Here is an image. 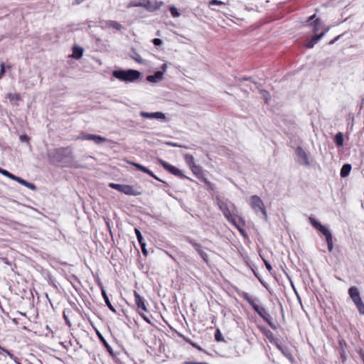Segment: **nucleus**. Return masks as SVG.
Masks as SVG:
<instances>
[{
  "instance_id": "nucleus-1",
  "label": "nucleus",
  "mask_w": 364,
  "mask_h": 364,
  "mask_svg": "<svg viewBox=\"0 0 364 364\" xmlns=\"http://www.w3.org/2000/svg\"><path fill=\"white\" fill-rule=\"evenodd\" d=\"M112 75L116 79L125 82H134L141 77V73L133 69H117L112 71Z\"/></svg>"
},
{
  "instance_id": "nucleus-2",
  "label": "nucleus",
  "mask_w": 364,
  "mask_h": 364,
  "mask_svg": "<svg viewBox=\"0 0 364 364\" xmlns=\"http://www.w3.org/2000/svg\"><path fill=\"white\" fill-rule=\"evenodd\" d=\"M218 205L223 212L225 218L232 225H236L235 219L233 216L236 208L235 205L228 200L217 198Z\"/></svg>"
},
{
  "instance_id": "nucleus-3",
  "label": "nucleus",
  "mask_w": 364,
  "mask_h": 364,
  "mask_svg": "<svg viewBox=\"0 0 364 364\" xmlns=\"http://www.w3.org/2000/svg\"><path fill=\"white\" fill-rule=\"evenodd\" d=\"M48 154L53 161L60 163L68 162L72 158V151L69 147L56 148L50 150Z\"/></svg>"
},
{
  "instance_id": "nucleus-4",
  "label": "nucleus",
  "mask_w": 364,
  "mask_h": 364,
  "mask_svg": "<svg viewBox=\"0 0 364 364\" xmlns=\"http://www.w3.org/2000/svg\"><path fill=\"white\" fill-rule=\"evenodd\" d=\"M309 220L311 225L316 230H319L326 237L328 250L329 252H331L333 247V244L332 235L330 230L313 217H309Z\"/></svg>"
},
{
  "instance_id": "nucleus-5",
  "label": "nucleus",
  "mask_w": 364,
  "mask_h": 364,
  "mask_svg": "<svg viewBox=\"0 0 364 364\" xmlns=\"http://www.w3.org/2000/svg\"><path fill=\"white\" fill-rule=\"evenodd\" d=\"M250 205L252 208V210L258 214L260 213L262 214V217L264 220H267V213L266 208L264 207V203L262 199L256 196H252L250 198Z\"/></svg>"
},
{
  "instance_id": "nucleus-6",
  "label": "nucleus",
  "mask_w": 364,
  "mask_h": 364,
  "mask_svg": "<svg viewBox=\"0 0 364 364\" xmlns=\"http://www.w3.org/2000/svg\"><path fill=\"white\" fill-rule=\"evenodd\" d=\"M184 240L191 244L195 248L196 252L205 262H208V255L205 252L203 251V247L200 243L197 242L195 240L188 236H185Z\"/></svg>"
},
{
  "instance_id": "nucleus-7",
  "label": "nucleus",
  "mask_w": 364,
  "mask_h": 364,
  "mask_svg": "<svg viewBox=\"0 0 364 364\" xmlns=\"http://www.w3.org/2000/svg\"><path fill=\"white\" fill-rule=\"evenodd\" d=\"M316 14H314L308 18V26L311 27L314 35L318 34L317 33L324 27L323 22L318 18H316Z\"/></svg>"
},
{
  "instance_id": "nucleus-8",
  "label": "nucleus",
  "mask_w": 364,
  "mask_h": 364,
  "mask_svg": "<svg viewBox=\"0 0 364 364\" xmlns=\"http://www.w3.org/2000/svg\"><path fill=\"white\" fill-rule=\"evenodd\" d=\"M140 7H143L144 9L149 12H155L159 10L161 6L164 4L163 1H154L151 2L150 0H139Z\"/></svg>"
},
{
  "instance_id": "nucleus-9",
  "label": "nucleus",
  "mask_w": 364,
  "mask_h": 364,
  "mask_svg": "<svg viewBox=\"0 0 364 364\" xmlns=\"http://www.w3.org/2000/svg\"><path fill=\"white\" fill-rule=\"evenodd\" d=\"M160 164L164 167L165 170L168 171L169 173H172L174 176H176L181 178H186L187 177L182 173V171L178 169V168L172 166L171 164H168V162L160 159L159 160Z\"/></svg>"
},
{
  "instance_id": "nucleus-10",
  "label": "nucleus",
  "mask_w": 364,
  "mask_h": 364,
  "mask_svg": "<svg viewBox=\"0 0 364 364\" xmlns=\"http://www.w3.org/2000/svg\"><path fill=\"white\" fill-rule=\"evenodd\" d=\"M295 154L296 156V161L300 165H304L306 166L310 165L307 154L301 146H299L296 147Z\"/></svg>"
},
{
  "instance_id": "nucleus-11",
  "label": "nucleus",
  "mask_w": 364,
  "mask_h": 364,
  "mask_svg": "<svg viewBox=\"0 0 364 364\" xmlns=\"http://www.w3.org/2000/svg\"><path fill=\"white\" fill-rule=\"evenodd\" d=\"M338 351L340 354V359L342 363H345L347 360V347L348 345L346 341L341 336L338 337Z\"/></svg>"
},
{
  "instance_id": "nucleus-12",
  "label": "nucleus",
  "mask_w": 364,
  "mask_h": 364,
  "mask_svg": "<svg viewBox=\"0 0 364 364\" xmlns=\"http://www.w3.org/2000/svg\"><path fill=\"white\" fill-rule=\"evenodd\" d=\"M122 193L127 196H138L141 194L139 188H136L132 186L123 184Z\"/></svg>"
},
{
  "instance_id": "nucleus-13",
  "label": "nucleus",
  "mask_w": 364,
  "mask_h": 364,
  "mask_svg": "<svg viewBox=\"0 0 364 364\" xmlns=\"http://www.w3.org/2000/svg\"><path fill=\"white\" fill-rule=\"evenodd\" d=\"M135 304L139 311L146 312L147 308L145 304L146 300L141 296L136 291H134Z\"/></svg>"
},
{
  "instance_id": "nucleus-14",
  "label": "nucleus",
  "mask_w": 364,
  "mask_h": 364,
  "mask_svg": "<svg viewBox=\"0 0 364 364\" xmlns=\"http://www.w3.org/2000/svg\"><path fill=\"white\" fill-rule=\"evenodd\" d=\"M140 115L142 117L146 119H165L166 115L161 112H141Z\"/></svg>"
},
{
  "instance_id": "nucleus-15",
  "label": "nucleus",
  "mask_w": 364,
  "mask_h": 364,
  "mask_svg": "<svg viewBox=\"0 0 364 364\" xmlns=\"http://www.w3.org/2000/svg\"><path fill=\"white\" fill-rule=\"evenodd\" d=\"M348 294L354 304H357L362 301L360 292L355 287H351L348 289Z\"/></svg>"
},
{
  "instance_id": "nucleus-16",
  "label": "nucleus",
  "mask_w": 364,
  "mask_h": 364,
  "mask_svg": "<svg viewBox=\"0 0 364 364\" xmlns=\"http://www.w3.org/2000/svg\"><path fill=\"white\" fill-rule=\"evenodd\" d=\"M164 78L163 71H156L154 75L146 76V80L149 82L156 83Z\"/></svg>"
},
{
  "instance_id": "nucleus-17",
  "label": "nucleus",
  "mask_w": 364,
  "mask_h": 364,
  "mask_svg": "<svg viewBox=\"0 0 364 364\" xmlns=\"http://www.w3.org/2000/svg\"><path fill=\"white\" fill-rule=\"evenodd\" d=\"M260 317L262 318L263 320L266 319L267 317H269V314L265 308L259 306V305L253 306L252 308Z\"/></svg>"
},
{
  "instance_id": "nucleus-18",
  "label": "nucleus",
  "mask_w": 364,
  "mask_h": 364,
  "mask_svg": "<svg viewBox=\"0 0 364 364\" xmlns=\"http://www.w3.org/2000/svg\"><path fill=\"white\" fill-rule=\"evenodd\" d=\"M322 38V35H313L311 39L306 43V48H312L314 45Z\"/></svg>"
},
{
  "instance_id": "nucleus-19",
  "label": "nucleus",
  "mask_w": 364,
  "mask_h": 364,
  "mask_svg": "<svg viewBox=\"0 0 364 364\" xmlns=\"http://www.w3.org/2000/svg\"><path fill=\"white\" fill-rule=\"evenodd\" d=\"M322 38V35H313L311 39L306 43V48H312L314 45Z\"/></svg>"
},
{
  "instance_id": "nucleus-20",
  "label": "nucleus",
  "mask_w": 364,
  "mask_h": 364,
  "mask_svg": "<svg viewBox=\"0 0 364 364\" xmlns=\"http://www.w3.org/2000/svg\"><path fill=\"white\" fill-rule=\"evenodd\" d=\"M352 166L350 164H345L341 169L340 176L341 178L347 177L351 171Z\"/></svg>"
},
{
  "instance_id": "nucleus-21",
  "label": "nucleus",
  "mask_w": 364,
  "mask_h": 364,
  "mask_svg": "<svg viewBox=\"0 0 364 364\" xmlns=\"http://www.w3.org/2000/svg\"><path fill=\"white\" fill-rule=\"evenodd\" d=\"M184 160L186 164L189 166L191 170H193V168L196 167V164H195L194 157L188 154H184Z\"/></svg>"
},
{
  "instance_id": "nucleus-22",
  "label": "nucleus",
  "mask_w": 364,
  "mask_h": 364,
  "mask_svg": "<svg viewBox=\"0 0 364 364\" xmlns=\"http://www.w3.org/2000/svg\"><path fill=\"white\" fill-rule=\"evenodd\" d=\"M130 164H132L133 166H134L137 170L141 171L144 173H146L151 176H153V172L151 171H150L149 168H147L146 167H145L138 163H135V162H131Z\"/></svg>"
},
{
  "instance_id": "nucleus-23",
  "label": "nucleus",
  "mask_w": 364,
  "mask_h": 364,
  "mask_svg": "<svg viewBox=\"0 0 364 364\" xmlns=\"http://www.w3.org/2000/svg\"><path fill=\"white\" fill-rule=\"evenodd\" d=\"M102 296H103V299L105 301V304L107 306V307L114 313H116V309H114V307L112 305L109 299V297L107 294V292L105 291V289H102Z\"/></svg>"
},
{
  "instance_id": "nucleus-24",
  "label": "nucleus",
  "mask_w": 364,
  "mask_h": 364,
  "mask_svg": "<svg viewBox=\"0 0 364 364\" xmlns=\"http://www.w3.org/2000/svg\"><path fill=\"white\" fill-rule=\"evenodd\" d=\"M92 141L96 144H102L103 143L109 142V140L100 135L92 134Z\"/></svg>"
},
{
  "instance_id": "nucleus-25",
  "label": "nucleus",
  "mask_w": 364,
  "mask_h": 364,
  "mask_svg": "<svg viewBox=\"0 0 364 364\" xmlns=\"http://www.w3.org/2000/svg\"><path fill=\"white\" fill-rule=\"evenodd\" d=\"M83 49L78 46H74L73 48L72 57L76 59L80 58L82 55Z\"/></svg>"
},
{
  "instance_id": "nucleus-26",
  "label": "nucleus",
  "mask_w": 364,
  "mask_h": 364,
  "mask_svg": "<svg viewBox=\"0 0 364 364\" xmlns=\"http://www.w3.org/2000/svg\"><path fill=\"white\" fill-rule=\"evenodd\" d=\"M334 142L337 146H342L343 145V135L341 132H338L335 135Z\"/></svg>"
},
{
  "instance_id": "nucleus-27",
  "label": "nucleus",
  "mask_w": 364,
  "mask_h": 364,
  "mask_svg": "<svg viewBox=\"0 0 364 364\" xmlns=\"http://www.w3.org/2000/svg\"><path fill=\"white\" fill-rule=\"evenodd\" d=\"M72 314V311L70 309H65L63 311V318L68 326H71L70 321V315Z\"/></svg>"
},
{
  "instance_id": "nucleus-28",
  "label": "nucleus",
  "mask_w": 364,
  "mask_h": 364,
  "mask_svg": "<svg viewBox=\"0 0 364 364\" xmlns=\"http://www.w3.org/2000/svg\"><path fill=\"white\" fill-rule=\"evenodd\" d=\"M242 298L246 300L249 304L253 308V306H256L257 304L255 300L252 299L247 292H243L242 294Z\"/></svg>"
},
{
  "instance_id": "nucleus-29",
  "label": "nucleus",
  "mask_w": 364,
  "mask_h": 364,
  "mask_svg": "<svg viewBox=\"0 0 364 364\" xmlns=\"http://www.w3.org/2000/svg\"><path fill=\"white\" fill-rule=\"evenodd\" d=\"M107 25L117 31H121L122 29V26L119 23L114 21H109L107 23Z\"/></svg>"
},
{
  "instance_id": "nucleus-30",
  "label": "nucleus",
  "mask_w": 364,
  "mask_h": 364,
  "mask_svg": "<svg viewBox=\"0 0 364 364\" xmlns=\"http://www.w3.org/2000/svg\"><path fill=\"white\" fill-rule=\"evenodd\" d=\"M7 97L11 101H19L21 100V95L18 93H9L7 95Z\"/></svg>"
},
{
  "instance_id": "nucleus-31",
  "label": "nucleus",
  "mask_w": 364,
  "mask_h": 364,
  "mask_svg": "<svg viewBox=\"0 0 364 364\" xmlns=\"http://www.w3.org/2000/svg\"><path fill=\"white\" fill-rule=\"evenodd\" d=\"M169 11L173 17L177 18L180 16V13L178 12L177 8L175 6H170Z\"/></svg>"
},
{
  "instance_id": "nucleus-32",
  "label": "nucleus",
  "mask_w": 364,
  "mask_h": 364,
  "mask_svg": "<svg viewBox=\"0 0 364 364\" xmlns=\"http://www.w3.org/2000/svg\"><path fill=\"white\" fill-rule=\"evenodd\" d=\"M134 231H135V234H136V238H137V240H138L139 243L141 244L143 242H145L144 241V239H143L142 235L141 233V231L138 228H135Z\"/></svg>"
},
{
  "instance_id": "nucleus-33",
  "label": "nucleus",
  "mask_w": 364,
  "mask_h": 364,
  "mask_svg": "<svg viewBox=\"0 0 364 364\" xmlns=\"http://www.w3.org/2000/svg\"><path fill=\"white\" fill-rule=\"evenodd\" d=\"M122 186H123V184H118V183H110L109 184V187H110L114 190H117L121 193L122 191Z\"/></svg>"
},
{
  "instance_id": "nucleus-34",
  "label": "nucleus",
  "mask_w": 364,
  "mask_h": 364,
  "mask_svg": "<svg viewBox=\"0 0 364 364\" xmlns=\"http://www.w3.org/2000/svg\"><path fill=\"white\" fill-rule=\"evenodd\" d=\"M215 339L218 342H221V341H225L223 337V336H222V333H221L220 331L218 328L215 331Z\"/></svg>"
},
{
  "instance_id": "nucleus-35",
  "label": "nucleus",
  "mask_w": 364,
  "mask_h": 364,
  "mask_svg": "<svg viewBox=\"0 0 364 364\" xmlns=\"http://www.w3.org/2000/svg\"><path fill=\"white\" fill-rule=\"evenodd\" d=\"M0 354H1V351L6 353L11 359L16 360V358L14 356V354H12L11 352H9L8 350L2 348L0 346Z\"/></svg>"
},
{
  "instance_id": "nucleus-36",
  "label": "nucleus",
  "mask_w": 364,
  "mask_h": 364,
  "mask_svg": "<svg viewBox=\"0 0 364 364\" xmlns=\"http://www.w3.org/2000/svg\"><path fill=\"white\" fill-rule=\"evenodd\" d=\"M272 329L275 330L277 329V326L275 323H274L272 321V318L269 316V317H267L266 319L264 320Z\"/></svg>"
},
{
  "instance_id": "nucleus-37",
  "label": "nucleus",
  "mask_w": 364,
  "mask_h": 364,
  "mask_svg": "<svg viewBox=\"0 0 364 364\" xmlns=\"http://www.w3.org/2000/svg\"><path fill=\"white\" fill-rule=\"evenodd\" d=\"M355 305L356 306L360 314H364V304L363 301H361L360 302L355 304Z\"/></svg>"
},
{
  "instance_id": "nucleus-38",
  "label": "nucleus",
  "mask_w": 364,
  "mask_h": 364,
  "mask_svg": "<svg viewBox=\"0 0 364 364\" xmlns=\"http://www.w3.org/2000/svg\"><path fill=\"white\" fill-rule=\"evenodd\" d=\"M95 328V331L99 338V339L100 340V341L102 343V344H107V341L105 340V338L103 337V336L101 334V333L96 328Z\"/></svg>"
},
{
  "instance_id": "nucleus-39",
  "label": "nucleus",
  "mask_w": 364,
  "mask_h": 364,
  "mask_svg": "<svg viewBox=\"0 0 364 364\" xmlns=\"http://www.w3.org/2000/svg\"><path fill=\"white\" fill-rule=\"evenodd\" d=\"M6 73V65L4 63H1L0 64V80L4 77Z\"/></svg>"
},
{
  "instance_id": "nucleus-40",
  "label": "nucleus",
  "mask_w": 364,
  "mask_h": 364,
  "mask_svg": "<svg viewBox=\"0 0 364 364\" xmlns=\"http://www.w3.org/2000/svg\"><path fill=\"white\" fill-rule=\"evenodd\" d=\"M205 184L207 186V188L210 191H213L214 190V185L210 182L209 181L208 179L206 178H204L203 180Z\"/></svg>"
},
{
  "instance_id": "nucleus-41",
  "label": "nucleus",
  "mask_w": 364,
  "mask_h": 364,
  "mask_svg": "<svg viewBox=\"0 0 364 364\" xmlns=\"http://www.w3.org/2000/svg\"><path fill=\"white\" fill-rule=\"evenodd\" d=\"M210 6H214V5H225V4L223 1H219V0H211L209 2Z\"/></svg>"
},
{
  "instance_id": "nucleus-42",
  "label": "nucleus",
  "mask_w": 364,
  "mask_h": 364,
  "mask_svg": "<svg viewBox=\"0 0 364 364\" xmlns=\"http://www.w3.org/2000/svg\"><path fill=\"white\" fill-rule=\"evenodd\" d=\"M128 8L129 7H140L139 5V1H132L127 6Z\"/></svg>"
},
{
  "instance_id": "nucleus-43",
  "label": "nucleus",
  "mask_w": 364,
  "mask_h": 364,
  "mask_svg": "<svg viewBox=\"0 0 364 364\" xmlns=\"http://www.w3.org/2000/svg\"><path fill=\"white\" fill-rule=\"evenodd\" d=\"M139 245H140V246H141V252H142L143 255H144V256H147V255H148V251H147V250H146V243H145V242H143V243L139 244Z\"/></svg>"
},
{
  "instance_id": "nucleus-44",
  "label": "nucleus",
  "mask_w": 364,
  "mask_h": 364,
  "mask_svg": "<svg viewBox=\"0 0 364 364\" xmlns=\"http://www.w3.org/2000/svg\"><path fill=\"white\" fill-rule=\"evenodd\" d=\"M330 28L328 26H326L324 24V27H322L321 30V32L318 35H322V38L326 35V33L329 31Z\"/></svg>"
},
{
  "instance_id": "nucleus-45",
  "label": "nucleus",
  "mask_w": 364,
  "mask_h": 364,
  "mask_svg": "<svg viewBox=\"0 0 364 364\" xmlns=\"http://www.w3.org/2000/svg\"><path fill=\"white\" fill-rule=\"evenodd\" d=\"M152 43H154V46H160L162 45L163 42L160 39V38H154L152 40Z\"/></svg>"
},
{
  "instance_id": "nucleus-46",
  "label": "nucleus",
  "mask_w": 364,
  "mask_h": 364,
  "mask_svg": "<svg viewBox=\"0 0 364 364\" xmlns=\"http://www.w3.org/2000/svg\"><path fill=\"white\" fill-rule=\"evenodd\" d=\"M6 176L8 177L9 178L11 179V180L15 181H17L18 178V176H16L14 175L13 173H10L9 171H8L7 174L6 175Z\"/></svg>"
},
{
  "instance_id": "nucleus-47",
  "label": "nucleus",
  "mask_w": 364,
  "mask_h": 364,
  "mask_svg": "<svg viewBox=\"0 0 364 364\" xmlns=\"http://www.w3.org/2000/svg\"><path fill=\"white\" fill-rule=\"evenodd\" d=\"M19 139L21 142H28L30 140V138L26 134L21 135Z\"/></svg>"
},
{
  "instance_id": "nucleus-48",
  "label": "nucleus",
  "mask_w": 364,
  "mask_h": 364,
  "mask_svg": "<svg viewBox=\"0 0 364 364\" xmlns=\"http://www.w3.org/2000/svg\"><path fill=\"white\" fill-rule=\"evenodd\" d=\"M0 260L9 267L12 265L11 262H10L7 257H0Z\"/></svg>"
},
{
  "instance_id": "nucleus-49",
  "label": "nucleus",
  "mask_w": 364,
  "mask_h": 364,
  "mask_svg": "<svg viewBox=\"0 0 364 364\" xmlns=\"http://www.w3.org/2000/svg\"><path fill=\"white\" fill-rule=\"evenodd\" d=\"M132 58L137 63H141L143 62L142 58L138 53H136L135 56H133Z\"/></svg>"
},
{
  "instance_id": "nucleus-50",
  "label": "nucleus",
  "mask_w": 364,
  "mask_h": 364,
  "mask_svg": "<svg viewBox=\"0 0 364 364\" xmlns=\"http://www.w3.org/2000/svg\"><path fill=\"white\" fill-rule=\"evenodd\" d=\"M343 36V34H341V35H338L337 36H336L333 39H332L329 43L328 44L329 45H333L334 43H336L337 41H338L342 36Z\"/></svg>"
},
{
  "instance_id": "nucleus-51",
  "label": "nucleus",
  "mask_w": 364,
  "mask_h": 364,
  "mask_svg": "<svg viewBox=\"0 0 364 364\" xmlns=\"http://www.w3.org/2000/svg\"><path fill=\"white\" fill-rule=\"evenodd\" d=\"M166 144L172 147H183V146L178 144L177 143L172 141H167Z\"/></svg>"
},
{
  "instance_id": "nucleus-52",
  "label": "nucleus",
  "mask_w": 364,
  "mask_h": 364,
  "mask_svg": "<svg viewBox=\"0 0 364 364\" xmlns=\"http://www.w3.org/2000/svg\"><path fill=\"white\" fill-rule=\"evenodd\" d=\"M17 182L19 183L20 184L26 187L27 184H28V181L18 177V180H17Z\"/></svg>"
},
{
  "instance_id": "nucleus-53",
  "label": "nucleus",
  "mask_w": 364,
  "mask_h": 364,
  "mask_svg": "<svg viewBox=\"0 0 364 364\" xmlns=\"http://www.w3.org/2000/svg\"><path fill=\"white\" fill-rule=\"evenodd\" d=\"M263 261H264V263L265 264L267 269L268 271L271 272V270L272 269L271 264L268 261L265 260L264 259H263Z\"/></svg>"
},
{
  "instance_id": "nucleus-54",
  "label": "nucleus",
  "mask_w": 364,
  "mask_h": 364,
  "mask_svg": "<svg viewBox=\"0 0 364 364\" xmlns=\"http://www.w3.org/2000/svg\"><path fill=\"white\" fill-rule=\"evenodd\" d=\"M95 281L97 282L98 286L100 287L101 291H102V289H104V287L102 285V282L100 281V279L99 278V277H95Z\"/></svg>"
},
{
  "instance_id": "nucleus-55",
  "label": "nucleus",
  "mask_w": 364,
  "mask_h": 364,
  "mask_svg": "<svg viewBox=\"0 0 364 364\" xmlns=\"http://www.w3.org/2000/svg\"><path fill=\"white\" fill-rule=\"evenodd\" d=\"M139 314L141 316V317L144 318V321H146L147 323H151V321L149 318L144 314L142 311H139Z\"/></svg>"
},
{
  "instance_id": "nucleus-56",
  "label": "nucleus",
  "mask_w": 364,
  "mask_h": 364,
  "mask_svg": "<svg viewBox=\"0 0 364 364\" xmlns=\"http://www.w3.org/2000/svg\"><path fill=\"white\" fill-rule=\"evenodd\" d=\"M358 353L360 358V359L362 360L363 364H364V350L363 349H360L358 351Z\"/></svg>"
},
{
  "instance_id": "nucleus-57",
  "label": "nucleus",
  "mask_w": 364,
  "mask_h": 364,
  "mask_svg": "<svg viewBox=\"0 0 364 364\" xmlns=\"http://www.w3.org/2000/svg\"><path fill=\"white\" fill-rule=\"evenodd\" d=\"M26 187L28 188L29 189L32 190V191H36V186L33 183H30V182H28V184H27Z\"/></svg>"
},
{
  "instance_id": "nucleus-58",
  "label": "nucleus",
  "mask_w": 364,
  "mask_h": 364,
  "mask_svg": "<svg viewBox=\"0 0 364 364\" xmlns=\"http://www.w3.org/2000/svg\"><path fill=\"white\" fill-rule=\"evenodd\" d=\"M151 177H153L154 178H155L156 180H157L159 181L162 182L163 183H164L166 185V186H169L168 184L166 181H164L163 180H161V178L157 177L154 173H153V176H151Z\"/></svg>"
},
{
  "instance_id": "nucleus-59",
  "label": "nucleus",
  "mask_w": 364,
  "mask_h": 364,
  "mask_svg": "<svg viewBox=\"0 0 364 364\" xmlns=\"http://www.w3.org/2000/svg\"><path fill=\"white\" fill-rule=\"evenodd\" d=\"M191 346L193 347H194L195 348L198 349V350H200V351L203 350V348L194 342L191 343Z\"/></svg>"
},
{
  "instance_id": "nucleus-60",
  "label": "nucleus",
  "mask_w": 364,
  "mask_h": 364,
  "mask_svg": "<svg viewBox=\"0 0 364 364\" xmlns=\"http://www.w3.org/2000/svg\"><path fill=\"white\" fill-rule=\"evenodd\" d=\"M184 364H209L208 363H199V362H192V361H186Z\"/></svg>"
},
{
  "instance_id": "nucleus-61",
  "label": "nucleus",
  "mask_w": 364,
  "mask_h": 364,
  "mask_svg": "<svg viewBox=\"0 0 364 364\" xmlns=\"http://www.w3.org/2000/svg\"><path fill=\"white\" fill-rule=\"evenodd\" d=\"M161 70L160 71H163V76L164 75V73H166V69H167V65L166 64H163L161 67Z\"/></svg>"
},
{
  "instance_id": "nucleus-62",
  "label": "nucleus",
  "mask_w": 364,
  "mask_h": 364,
  "mask_svg": "<svg viewBox=\"0 0 364 364\" xmlns=\"http://www.w3.org/2000/svg\"><path fill=\"white\" fill-rule=\"evenodd\" d=\"M106 349L109 352V353H112V349L111 348V346L109 345V343L107 342V344H104L103 345Z\"/></svg>"
},
{
  "instance_id": "nucleus-63",
  "label": "nucleus",
  "mask_w": 364,
  "mask_h": 364,
  "mask_svg": "<svg viewBox=\"0 0 364 364\" xmlns=\"http://www.w3.org/2000/svg\"><path fill=\"white\" fill-rule=\"evenodd\" d=\"M8 173V171L7 170H5L4 168H1L0 167V173H1L3 176H6V175Z\"/></svg>"
},
{
  "instance_id": "nucleus-64",
  "label": "nucleus",
  "mask_w": 364,
  "mask_h": 364,
  "mask_svg": "<svg viewBox=\"0 0 364 364\" xmlns=\"http://www.w3.org/2000/svg\"><path fill=\"white\" fill-rule=\"evenodd\" d=\"M183 339L186 343H188L191 345V343H193L189 338L183 337Z\"/></svg>"
}]
</instances>
